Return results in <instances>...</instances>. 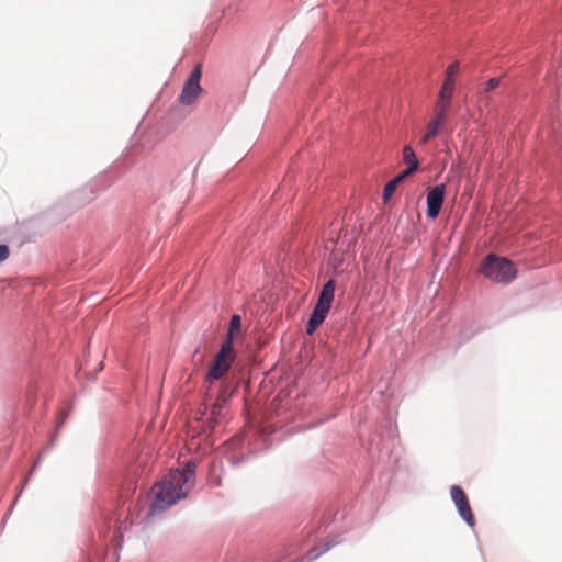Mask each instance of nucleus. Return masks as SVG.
<instances>
[{
    "instance_id": "obj_1",
    "label": "nucleus",
    "mask_w": 562,
    "mask_h": 562,
    "mask_svg": "<svg viewBox=\"0 0 562 562\" xmlns=\"http://www.w3.org/2000/svg\"><path fill=\"white\" fill-rule=\"evenodd\" d=\"M195 463L189 462L182 470H171L165 479L151 488L154 501L150 514L161 512L186 497L194 484Z\"/></svg>"
},
{
    "instance_id": "obj_2",
    "label": "nucleus",
    "mask_w": 562,
    "mask_h": 562,
    "mask_svg": "<svg viewBox=\"0 0 562 562\" xmlns=\"http://www.w3.org/2000/svg\"><path fill=\"white\" fill-rule=\"evenodd\" d=\"M481 272L484 277L497 283H509L517 274V271L510 260L495 255H488L485 258Z\"/></svg>"
},
{
    "instance_id": "obj_3",
    "label": "nucleus",
    "mask_w": 562,
    "mask_h": 562,
    "mask_svg": "<svg viewBox=\"0 0 562 562\" xmlns=\"http://www.w3.org/2000/svg\"><path fill=\"white\" fill-rule=\"evenodd\" d=\"M234 359V349L231 347V341H224L205 375V381L213 383L222 379L229 371Z\"/></svg>"
},
{
    "instance_id": "obj_4",
    "label": "nucleus",
    "mask_w": 562,
    "mask_h": 562,
    "mask_svg": "<svg viewBox=\"0 0 562 562\" xmlns=\"http://www.w3.org/2000/svg\"><path fill=\"white\" fill-rule=\"evenodd\" d=\"M201 77H202V65L196 64L183 83L181 93L178 98V101L180 104L191 105L198 100V98L200 97V94L203 91V89L200 85Z\"/></svg>"
},
{
    "instance_id": "obj_5",
    "label": "nucleus",
    "mask_w": 562,
    "mask_h": 562,
    "mask_svg": "<svg viewBox=\"0 0 562 562\" xmlns=\"http://www.w3.org/2000/svg\"><path fill=\"white\" fill-rule=\"evenodd\" d=\"M450 495L456 507L458 508L460 516L469 526H474L475 518L464 491L458 485H452L450 488Z\"/></svg>"
},
{
    "instance_id": "obj_6",
    "label": "nucleus",
    "mask_w": 562,
    "mask_h": 562,
    "mask_svg": "<svg viewBox=\"0 0 562 562\" xmlns=\"http://www.w3.org/2000/svg\"><path fill=\"white\" fill-rule=\"evenodd\" d=\"M445 199V186H435L427 193V216L436 218L441 210Z\"/></svg>"
},
{
    "instance_id": "obj_7",
    "label": "nucleus",
    "mask_w": 562,
    "mask_h": 562,
    "mask_svg": "<svg viewBox=\"0 0 562 562\" xmlns=\"http://www.w3.org/2000/svg\"><path fill=\"white\" fill-rule=\"evenodd\" d=\"M329 310L330 308L316 303L307 323V335H312L316 330V328L325 321Z\"/></svg>"
},
{
    "instance_id": "obj_8",
    "label": "nucleus",
    "mask_w": 562,
    "mask_h": 562,
    "mask_svg": "<svg viewBox=\"0 0 562 562\" xmlns=\"http://www.w3.org/2000/svg\"><path fill=\"white\" fill-rule=\"evenodd\" d=\"M458 71H459V64H458V61H454V63L450 64L447 67L446 78H445L443 85H442L441 90H440L441 93H445L447 95L448 94L449 95L453 94V90H454V79H453V76Z\"/></svg>"
},
{
    "instance_id": "obj_9",
    "label": "nucleus",
    "mask_w": 562,
    "mask_h": 562,
    "mask_svg": "<svg viewBox=\"0 0 562 562\" xmlns=\"http://www.w3.org/2000/svg\"><path fill=\"white\" fill-rule=\"evenodd\" d=\"M335 293V282L334 280H329L323 286L321 294L317 300V304L326 306L330 308Z\"/></svg>"
},
{
    "instance_id": "obj_10",
    "label": "nucleus",
    "mask_w": 562,
    "mask_h": 562,
    "mask_svg": "<svg viewBox=\"0 0 562 562\" xmlns=\"http://www.w3.org/2000/svg\"><path fill=\"white\" fill-rule=\"evenodd\" d=\"M452 95L439 92V99L435 105L434 116L446 121V113L450 108Z\"/></svg>"
},
{
    "instance_id": "obj_11",
    "label": "nucleus",
    "mask_w": 562,
    "mask_h": 562,
    "mask_svg": "<svg viewBox=\"0 0 562 562\" xmlns=\"http://www.w3.org/2000/svg\"><path fill=\"white\" fill-rule=\"evenodd\" d=\"M446 121L443 120H440V119H437V117H432L430 120V122L428 123L427 125V130H426V133L425 135L422 137L420 139V144H426L428 143L430 139H432L434 137L437 136V134L439 133V131L442 128V126L445 125Z\"/></svg>"
},
{
    "instance_id": "obj_12",
    "label": "nucleus",
    "mask_w": 562,
    "mask_h": 562,
    "mask_svg": "<svg viewBox=\"0 0 562 562\" xmlns=\"http://www.w3.org/2000/svg\"><path fill=\"white\" fill-rule=\"evenodd\" d=\"M403 160L407 167L418 169L419 162L416 158L415 151L409 145H406L403 148Z\"/></svg>"
},
{
    "instance_id": "obj_13",
    "label": "nucleus",
    "mask_w": 562,
    "mask_h": 562,
    "mask_svg": "<svg viewBox=\"0 0 562 562\" xmlns=\"http://www.w3.org/2000/svg\"><path fill=\"white\" fill-rule=\"evenodd\" d=\"M241 319L239 315H233L229 321V328L226 335L225 341H231V347H233V336L235 333L240 330Z\"/></svg>"
},
{
    "instance_id": "obj_14",
    "label": "nucleus",
    "mask_w": 562,
    "mask_h": 562,
    "mask_svg": "<svg viewBox=\"0 0 562 562\" xmlns=\"http://www.w3.org/2000/svg\"><path fill=\"white\" fill-rule=\"evenodd\" d=\"M397 186H398V182L395 179H393L384 187V190H383L384 202H386L393 195Z\"/></svg>"
},
{
    "instance_id": "obj_15",
    "label": "nucleus",
    "mask_w": 562,
    "mask_h": 562,
    "mask_svg": "<svg viewBox=\"0 0 562 562\" xmlns=\"http://www.w3.org/2000/svg\"><path fill=\"white\" fill-rule=\"evenodd\" d=\"M501 83V78H491L486 85H485V88H484V91L485 92H491L493 91L494 89H496Z\"/></svg>"
},
{
    "instance_id": "obj_16",
    "label": "nucleus",
    "mask_w": 562,
    "mask_h": 562,
    "mask_svg": "<svg viewBox=\"0 0 562 562\" xmlns=\"http://www.w3.org/2000/svg\"><path fill=\"white\" fill-rule=\"evenodd\" d=\"M417 169L415 168H411V167H407V169H405L404 171H402L398 176H396L394 179L401 183L405 178H407L408 176H411L414 171H416Z\"/></svg>"
},
{
    "instance_id": "obj_17",
    "label": "nucleus",
    "mask_w": 562,
    "mask_h": 562,
    "mask_svg": "<svg viewBox=\"0 0 562 562\" xmlns=\"http://www.w3.org/2000/svg\"><path fill=\"white\" fill-rule=\"evenodd\" d=\"M10 255L9 247L7 245H0V262L4 261Z\"/></svg>"
}]
</instances>
